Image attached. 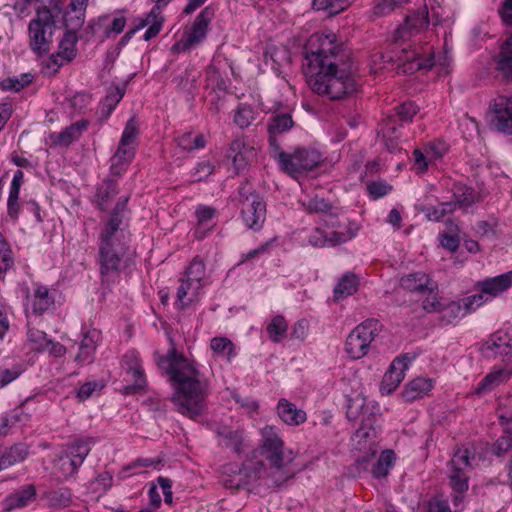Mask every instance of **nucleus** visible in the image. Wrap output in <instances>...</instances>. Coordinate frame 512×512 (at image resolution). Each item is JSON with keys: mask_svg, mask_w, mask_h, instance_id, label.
Instances as JSON below:
<instances>
[{"mask_svg": "<svg viewBox=\"0 0 512 512\" xmlns=\"http://www.w3.org/2000/svg\"><path fill=\"white\" fill-rule=\"evenodd\" d=\"M214 170L215 166L210 160H203L193 168L191 176L194 178V181L199 182L208 178L213 174Z\"/></svg>", "mask_w": 512, "mask_h": 512, "instance_id": "63", "label": "nucleus"}, {"mask_svg": "<svg viewBox=\"0 0 512 512\" xmlns=\"http://www.w3.org/2000/svg\"><path fill=\"white\" fill-rule=\"evenodd\" d=\"M261 437L260 446L242 463L239 475L245 484L262 479L268 487H279L295 475L289 468L293 453L290 450L286 453L277 427L266 425L261 429Z\"/></svg>", "mask_w": 512, "mask_h": 512, "instance_id": "3", "label": "nucleus"}, {"mask_svg": "<svg viewBox=\"0 0 512 512\" xmlns=\"http://www.w3.org/2000/svg\"><path fill=\"white\" fill-rule=\"evenodd\" d=\"M307 213L328 214L332 210V204L324 198L315 196L302 202Z\"/></svg>", "mask_w": 512, "mask_h": 512, "instance_id": "56", "label": "nucleus"}, {"mask_svg": "<svg viewBox=\"0 0 512 512\" xmlns=\"http://www.w3.org/2000/svg\"><path fill=\"white\" fill-rule=\"evenodd\" d=\"M408 1L409 0H377L373 7V14L378 17L386 16Z\"/></svg>", "mask_w": 512, "mask_h": 512, "instance_id": "59", "label": "nucleus"}, {"mask_svg": "<svg viewBox=\"0 0 512 512\" xmlns=\"http://www.w3.org/2000/svg\"><path fill=\"white\" fill-rule=\"evenodd\" d=\"M492 122L495 128L512 135V96H498L491 104Z\"/></svg>", "mask_w": 512, "mask_h": 512, "instance_id": "17", "label": "nucleus"}, {"mask_svg": "<svg viewBox=\"0 0 512 512\" xmlns=\"http://www.w3.org/2000/svg\"><path fill=\"white\" fill-rule=\"evenodd\" d=\"M29 455V448L24 443H16L0 450V471L24 461Z\"/></svg>", "mask_w": 512, "mask_h": 512, "instance_id": "32", "label": "nucleus"}, {"mask_svg": "<svg viewBox=\"0 0 512 512\" xmlns=\"http://www.w3.org/2000/svg\"><path fill=\"white\" fill-rule=\"evenodd\" d=\"M206 275V266L204 260L199 256L192 259L189 266L186 268L183 276L195 281V283L204 284V278Z\"/></svg>", "mask_w": 512, "mask_h": 512, "instance_id": "51", "label": "nucleus"}, {"mask_svg": "<svg viewBox=\"0 0 512 512\" xmlns=\"http://www.w3.org/2000/svg\"><path fill=\"white\" fill-rule=\"evenodd\" d=\"M358 286L359 281L355 274L350 272L344 274L333 290L334 300L338 302L354 294Z\"/></svg>", "mask_w": 512, "mask_h": 512, "instance_id": "39", "label": "nucleus"}, {"mask_svg": "<svg viewBox=\"0 0 512 512\" xmlns=\"http://www.w3.org/2000/svg\"><path fill=\"white\" fill-rule=\"evenodd\" d=\"M394 110L395 113L385 118L382 125L384 137L391 139L399 137V128L402 127L403 124L411 122L413 117L418 113L419 108L414 102L407 101L396 106Z\"/></svg>", "mask_w": 512, "mask_h": 512, "instance_id": "14", "label": "nucleus"}, {"mask_svg": "<svg viewBox=\"0 0 512 512\" xmlns=\"http://www.w3.org/2000/svg\"><path fill=\"white\" fill-rule=\"evenodd\" d=\"M95 443L96 439L93 437H79L68 443L64 452L81 466Z\"/></svg>", "mask_w": 512, "mask_h": 512, "instance_id": "31", "label": "nucleus"}, {"mask_svg": "<svg viewBox=\"0 0 512 512\" xmlns=\"http://www.w3.org/2000/svg\"><path fill=\"white\" fill-rule=\"evenodd\" d=\"M210 348L217 357L231 362L237 355L234 343L227 337H214L210 341Z\"/></svg>", "mask_w": 512, "mask_h": 512, "instance_id": "42", "label": "nucleus"}, {"mask_svg": "<svg viewBox=\"0 0 512 512\" xmlns=\"http://www.w3.org/2000/svg\"><path fill=\"white\" fill-rule=\"evenodd\" d=\"M429 25L427 8L414 12L405 18V21L395 31L396 40H408L412 36L425 30Z\"/></svg>", "mask_w": 512, "mask_h": 512, "instance_id": "21", "label": "nucleus"}, {"mask_svg": "<svg viewBox=\"0 0 512 512\" xmlns=\"http://www.w3.org/2000/svg\"><path fill=\"white\" fill-rule=\"evenodd\" d=\"M358 227L350 224L345 232L325 231L315 228L308 236V243L314 247L337 246L353 239L357 235Z\"/></svg>", "mask_w": 512, "mask_h": 512, "instance_id": "15", "label": "nucleus"}, {"mask_svg": "<svg viewBox=\"0 0 512 512\" xmlns=\"http://www.w3.org/2000/svg\"><path fill=\"white\" fill-rule=\"evenodd\" d=\"M477 287L482 293L497 297L512 287V270L495 277L485 278L477 282Z\"/></svg>", "mask_w": 512, "mask_h": 512, "instance_id": "26", "label": "nucleus"}, {"mask_svg": "<svg viewBox=\"0 0 512 512\" xmlns=\"http://www.w3.org/2000/svg\"><path fill=\"white\" fill-rule=\"evenodd\" d=\"M453 200L447 201L448 204H454V211L459 208L466 210L476 201L475 190L465 184L457 183L453 185Z\"/></svg>", "mask_w": 512, "mask_h": 512, "instance_id": "37", "label": "nucleus"}, {"mask_svg": "<svg viewBox=\"0 0 512 512\" xmlns=\"http://www.w3.org/2000/svg\"><path fill=\"white\" fill-rule=\"evenodd\" d=\"M496 70L507 81H512V35L501 45L496 57Z\"/></svg>", "mask_w": 512, "mask_h": 512, "instance_id": "36", "label": "nucleus"}, {"mask_svg": "<svg viewBox=\"0 0 512 512\" xmlns=\"http://www.w3.org/2000/svg\"><path fill=\"white\" fill-rule=\"evenodd\" d=\"M97 333L94 331L92 333H87L83 335L81 343L79 345V352L77 353L75 360L81 364L91 363L94 359V354L96 351V341L95 335Z\"/></svg>", "mask_w": 512, "mask_h": 512, "instance_id": "43", "label": "nucleus"}, {"mask_svg": "<svg viewBox=\"0 0 512 512\" xmlns=\"http://www.w3.org/2000/svg\"><path fill=\"white\" fill-rule=\"evenodd\" d=\"M454 204H448L447 202H442L438 206H423L421 211L425 214L428 220L430 221H440L445 215L454 212Z\"/></svg>", "mask_w": 512, "mask_h": 512, "instance_id": "55", "label": "nucleus"}, {"mask_svg": "<svg viewBox=\"0 0 512 512\" xmlns=\"http://www.w3.org/2000/svg\"><path fill=\"white\" fill-rule=\"evenodd\" d=\"M126 93L125 85H116L107 90V94L99 104L98 115L101 122L106 121L115 110Z\"/></svg>", "mask_w": 512, "mask_h": 512, "instance_id": "30", "label": "nucleus"}, {"mask_svg": "<svg viewBox=\"0 0 512 512\" xmlns=\"http://www.w3.org/2000/svg\"><path fill=\"white\" fill-rule=\"evenodd\" d=\"M178 146L186 152L203 149L206 146V139L203 134L185 132L176 139Z\"/></svg>", "mask_w": 512, "mask_h": 512, "instance_id": "46", "label": "nucleus"}, {"mask_svg": "<svg viewBox=\"0 0 512 512\" xmlns=\"http://www.w3.org/2000/svg\"><path fill=\"white\" fill-rule=\"evenodd\" d=\"M32 318H27V338L30 344L33 345L34 349L37 351H44L49 347V339L47 338V334L39 329L33 328Z\"/></svg>", "mask_w": 512, "mask_h": 512, "instance_id": "49", "label": "nucleus"}, {"mask_svg": "<svg viewBox=\"0 0 512 512\" xmlns=\"http://www.w3.org/2000/svg\"><path fill=\"white\" fill-rule=\"evenodd\" d=\"M164 22L163 16H152V12L150 11L145 17L139 18L138 23L135 25L133 29H136V32L144 27L148 26V29L144 33V40L149 41L155 38L161 31L162 25Z\"/></svg>", "mask_w": 512, "mask_h": 512, "instance_id": "40", "label": "nucleus"}, {"mask_svg": "<svg viewBox=\"0 0 512 512\" xmlns=\"http://www.w3.org/2000/svg\"><path fill=\"white\" fill-rule=\"evenodd\" d=\"M54 303L55 298L50 290L46 286L37 285L33 294L27 296L25 309L27 318L43 315L54 306Z\"/></svg>", "mask_w": 512, "mask_h": 512, "instance_id": "20", "label": "nucleus"}, {"mask_svg": "<svg viewBox=\"0 0 512 512\" xmlns=\"http://www.w3.org/2000/svg\"><path fill=\"white\" fill-rule=\"evenodd\" d=\"M217 216V210L214 207L199 205L195 210V217L197 219L196 237L202 239L205 233L200 234V228L205 227Z\"/></svg>", "mask_w": 512, "mask_h": 512, "instance_id": "50", "label": "nucleus"}, {"mask_svg": "<svg viewBox=\"0 0 512 512\" xmlns=\"http://www.w3.org/2000/svg\"><path fill=\"white\" fill-rule=\"evenodd\" d=\"M55 20L51 10L43 7L28 24L29 48L37 56L49 53L53 42Z\"/></svg>", "mask_w": 512, "mask_h": 512, "instance_id": "8", "label": "nucleus"}, {"mask_svg": "<svg viewBox=\"0 0 512 512\" xmlns=\"http://www.w3.org/2000/svg\"><path fill=\"white\" fill-rule=\"evenodd\" d=\"M411 361L412 358L408 355L395 358L389 370L384 375L382 389L386 390L388 393L394 391L404 379L405 371Z\"/></svg>", "mask_w": 512, "mask_h": 512, "instance_id": "23", "label": "nucleus"}, {"mask_svg": "<svg viewBox=\"0 0 512 512\" xmlns=\"http://www.w3.org/2000/svg\"><path fill=\"white\" fill-rule=\"evenodd\" d=\"M512 450V432L505 430L504 435L500 436L490 446V453L497 458H504Z\"/></svg>", "mask_w": 512, "mask_h": 512, "instance_id": "52", "label": "nucleus"}, {"mask_svg": "<svg viewBox=\"0 0 512 512\" xmlns=\"http://www.w3.org/2000/svg\"><path fill=\"white\" fill-rule=\"evenodd\" d=\"M203 286L204 284H196L195 281L182 276L176 294L177 307L182 310L188 307L192 302L198 300Z\"/></svg>", "mask_w": 512, "mask_h": 512, "instance_id": "27", "label": "nucleus"}, {"mask_svg": "<svg viewBox=\"0 0 512 512\" xmlns=\"http://www.w3.org/2000/svg\"><path fill=\"white\" fill-rule=\"evenodd\" d=\"M288 324L282 315H276L267 325L266 331L269 339L274 343L281 342L287 335Z\"/></svg>", "mask_w": 512, "mask_h": 512, "instance_id": "48", "label": "nucleus"}, {"mask_svg": "<svg viewBox=\"0 0 512 512\" xmlns=\"http://www.w3.org/2000/svg\"><path fill=\"white\" fill-rule=\"evenodd\" d=\"M36 498V488L33 484L25 485L9 494L3 501V510L12 511L26 507Z\"/></svg>", "mask_w": 512, "mask_h": 512, "instance_id": "29", "label": "nucleus"}, {"mask_svg": "<svg viewBox=\"0 0 512 512\" xmlns=\"http://www.w3.org/2000/svg\"><path fill=\"white\" fill-rule=\"evenodd\" d=\"M138 133L137 120L135 117H131L122 132L118 148L110 159L111 174L121 176L128 168L135 157V145Z\"/></svg>", "mask_w": 512, "mask_h": 512, "instance_id": "10", "label": "nucleus"}, {"mask_svg": "<svg viewBox=\"0 0 512 512\" xmlns=\"http://www.w3.org/2000/svg\"><path fill=\"white\" fill-rule=\"evenodd\" d=\"M434 66V56L422 58L415 51L402 48L401 51L387 53L377 52L371 56L370 71L378 75L384 71H396L397 74H412L422 69H431Z\"/></svg>", "mask_w": 512, "mask_h": 512, "instance_id": "5", "label": "nucleus"}, {"mask_svg": "<svg viewBox=\"0 0 512 512\" xmlns=\"http://www.w3.org/2000/svg\"><path fill=\"white\" fill-rule=\"evenodd\" d=\"M109 16L103 15L89 23V28L93 34H96L103 28L102 39H109L123 32L126 26V18L124 16L115 17L110 23H108Z\"/></svg>", "mask_w": 512, "mask_h": 512, "instance_id": "24", "label": "nucleus"}, {"mask_svg": "<svg viewBox=\"0 0 512 512\" xmlns=\"http://www.w3.org/2000/svg\"><path fill=\"white\" fill-rule=\"evenodd\" d=\"M392 190V186L386 181H375L367 185V192L371 199L377 200L386 196Z\"/></svg>", "mask_w": 512, "mask_h": 512, "instance_id": "64", "label": "nucleus"}, {"mask_svg": "<svg viewBox=\"0 0 512 512\" xmlns=\"http://www.w3.org/2000/svg\"><path fill=\"white\" fill-rule=\"evenodd\" d=\"M215 17V8L208 5L195 17L191 28L184 32L180 42L175 47L183 51L201 43L207 36L209 25Z\"/></svg>", "mask_w": 512, "mask_h": 512, "instance_id": "12", "label": "nucleus"}, {"mask_svg": "<svg viewBox=\"0 0 512 512\" xmlns=\"http://www.w3.org/2000/svg\"><path fill=\"white\" fill-rule=\"evenodd\" d=\"M396 462V454L391 449H386L381 452L377 462L371 469V474L374 478L380 479L386 477L390 470L394 467Z\"/></svg>", "mask_w": 512, "mask_h": 512, "instance_id": "41", "label": "nucleus"}, {"mask_svg": "<svg viewBox=\"0 0 512 512\" xmlns=\"http://www.w3.org/2000/svg\"><path fill=\"white\" fill-rule=\"evenodd\" d=\"M358 399L353 400L349 404L346 415L349 420H356L360 418L361 427L357 430V435L361 437H368V430L373 429L375 425L374 406L365 402L363 399L361 404H358Z\"/></svg>", "mask_w": 512, "mask_h": 512, "instance_id": "18", "label": "nucleus"}, {"mask_svg": "<svg viewBox=\"0 0 512 512\" xmlns=\"http://www.w3.org/2000/svg\"><path fill=\"white\" fill-rule=\"evenodd\" d=\"M440 314V325L447 326L455 323L457 320L465 316L467 313H465L461 301H450L446 304L444 303Z\"/></svg>", "mask_w": 512, "mask_h": 512, "instance_id": "44", "label": "nucleus"}, {"mask_svg": "<svg viewBox=\"0 0 512 512\" xmlns=\"http://www.w3.org/2000/svg\"><path fill=\"white\" fill-rule=\"evenodd\" d=\"M217 435L222 439L224 446L231 449L236 455H241L250 446L243 430H233L223 426L218 428Z\"/></svg>", "mask_w": 512, "mask_h": 512, "instance_id": "25", "label": "nucleus"}, {"mask_svg": "<svg viewBox=\"0 0 512 512\" xmlns=\"http://www.w3.org/2000/svg\"><path fill=\"white\" fill-rule=\"evenodd\" d=\"M113 485V475L109 471H104L90 481L89 487L93 493H104Z\"/></svg>", "mask_w": 512, "mask_h": 512, "instance_id": "58", "label": "nucleus"}, {"mask_svg": "<svg viewBox=\"0 0 512 512\" xmlns=\"http://www.w3.org/2000/svg\"><path fill=\"white\" fill-rule=\"evenodd\" d=\"M302 66L307 84L320 96L341 100L357 89V68L335 35H312L305 46Z\"/></svg>", "mask_w": 512, "mask_h": 512, "instance_id": "1", "label": "nucleus"}, {"mask_svg": "<svg viewBox=\"0 0 512 512\" xmlns=\"http://www.w3.org/2000/svg\"><path fill=\"white\" fill-rule=\"evenodd\" d=\"M277 412L282 421L288 425L298 426L306 421V412L298 409L295 404L281 399L277 405Z\"/></svg>", "mask_w": 512, "mask_h": 512, "instance_id": "35", "label": "nucleus"}, {"mask_svg": "<svg viewBox=\"0 0 512 512\" xmlns=\"http://www.w3.org/2000/svg\"><path fill=\"white\" fill-rule=\"evenodd\" d=\"M352 0H313V8L325 10L329 15H336L345 10Z\"/></svg>", "mask_w": 512, "mask_h": 512, "instance_id": "53", "label": "nucleus"}, {"mask_svg": "<svg viewBox=\"0 0 512 512\" xmlns=\"http://www.w3.org/2000/svg\"><path fill=\"white\" fill-rule=\"evenodd\" d=\"M88 127L89 121L81 119L75 123H72L63 131L59 133H53L50 138L53 144L68 147L73 142L79 140L82 134L88 129Z\"/></svg>", "mask_w": 512, "mask_h": 512, "instance_id": "28", "label": "nucleus"}, {"mask_svg": "<svg viewBox=\"0 0 512 512\" xmlns=\"http://www.w3.org/2000/svg\"><path fill=\"white\" fill-rule=\"evenodd\" d=\"M45 499L49 507L63 509L70 506L72 494L68 488H59L49 491L45 494Z\"/></svg>", "mask_w": 512, "mask_h": 512, "instance_id": "47", "label": "nucleus"}, {"mask_svg": "<svg viewBox=\"0 0 512 512\" xmlns=\"http://www.w3.org/2000/svg\"><path fill=\"white\" fill-rule=\"evenodd\" d=\"M482 353L488 358L512 356V336L504 330L496 331L483 344Z\"/></svg>", "mask_w": 512, "mask_h": 512, "instance_id": "22", "label": "nucleus"}, {"mask_svg": "<svg viewBox=\"0 0 512 512\" xmlns=\"http://www.w3.org/2000/svg\"><path fill=\"white\" fill-rule=\"evenodd\" d=\"M156 363L174 385L175 394L171 401L176 410L189 418L201 415L209 395V383L202 377L195 362L179 354L175 347H171L167 355L157 356Z\"/></svg>", "mask_w": 512, "mask_h": 512, "instance_id": "4", "label": "nucleus"}, {"mask_svg": "<svg viewBox=\"0 0 512 512\" xmlns=\"http://www.w3.org/2000/svg\"><path fill=\"white\" fill-rule=\"evenodd\" d=\"M293 126L294 121L291 114L288 112H275L270 116L267 124L270 154L281 149V145L277 137L291 130Z\"/></svg>", "mask_w": 512, "mask_h": 512, "instance_id": "16", "label": "nucleus"}, {"mask_svg": "<svg viewBox=\"0 0 512 512\" xmlns=\"http://www.w3.org/2000/svg\"><path fill=\"white\" fill-rule=\"evenodd\" d=\"M25 371L22 364H14L11 368H0V389L16 380Z\"/></svg>", "mask_w": 512, "mask_h": 512, "instance_id": "60", "label": "nucleus"}, {"mask_svg": "<svg viewBox=\"0 0 512 512\" xmlns=\"http://www.w3.org/2000/svg\"><path fill=\"white\" fill-rule=\"evenodd\" d=\"M399 286L411 293L431 295L437 290V284L431 277L422 271L403 275L399 280Z\"/></svg>", "mask_w": 512, "mask_h": 512, "instance_id": "19", "label": "nucleus"}, {"mask_svg": "<svg viewBox=\"0 0 512 512\" xmlns=\"http://www.w3.org/2000/svg\"><path fill=\"white\" fill-rule=\"evenodd\" d=\"M259 112L250 104L240 103L234 111V123L241 129L249 127L257 118Z\"/></svg>", "mask_w": 512, "mask_h": 512, "instance_id": "45", "label": "nucleus"}, {"mask_svg": "<svg viewBox=\"0 0 512 512\" xmlns=\"http://www.w3.org/2000/svg\"><path fill=\"white\" fill-rule=\"evenodd\" d=\"M122 368L125 372V380L130 384L123 387L126 395L136 394L146 388L147 380L144 369L136 351L127 352L122 358Z\"/></svg>", "mask_w": 512, "mask_h": 512, "instance_id": "13", "label": "nucleus"}, {"mask_svg": "<svg viewBox=\"0 0 512 512\" xmlns=\"http://www.w3.org/2000/svg\"><path fill=\"white\" fill-rule=\"evenodd\" d=\"M128 200L129 197L119 199L99 224L96 263L101 283L107 286L119 281L122 271L131 260V234L124 223L128 213Z\"/></svg>", "mask_w": 512, "mask_h": 512, "instance_id": "2", "label": "nucleus"}, {"mask_svg": "<svg viewBox=\"0 0 512 512\" xmlns=\"http://www.w3.org/2000/svg\"><path fill=\"white\" fill-rule=\"evenodd\" d=\"M119 193L118 183L113 179H105L97 187L94 195L95 203L101 211H105L110 202Z\"/></svg>", "mask_w": 512, "mask_h": 512, "instance_id": "33", "label": "nucleus"}, {"mask_svg": "<svg viewBox=\"0 0 512 512\" xmlns=\"http://www.w3.org/2000/svg\"><path fill=\"white\" fill-rule=\"evenodd\" d=\"M76 51V48L59 46L58 53L52 54L50 60L54 65L60 68L64 64L71 62L76 57Z\"/></svg>", "mask_w": 512, "mask_h": 512, "instance_id": "62", "label": "nucleus"}, {"mask_svg": "<svg viewBox=\"0 0 512 512\" xmlns=\"http://www.w3.org/2000/svg\"><path fill=\"white\" fill-rule=\"evenodd\" d=\"M238 204L243 224L251 230L262 229L267 215L266 202L255 190L248 187L245 182L238 188Z\"/></svg>", "mask_w": 512, "mask_h": 512, "instance_id": "7", "label": "nucleus"}, {"mask_svg": "<svg viewBox=\"0 0 512 512\" xmlns=\"http://www.w3.org/2000/svg\"><path fill=\"white\" fill-rule=\"evenodd\" d=\"M423 149L428 154L430 162L434 163L441 160L448 152V145L444 141L435 140L427 143Z\"/></svg>", "mask_w": 512, "mask_h": 512, "instance_id": "57", "label": "nucleus"}, {"mask_svg": "<svg viewBox=\"0 0 512 512\" xmlns=\"http://www.w3.org/2000/svg\"><path fill=\"white\" fill-rule=\"evenodd\" d=\"M33 81V75L30 73H24L20 76L8 77L0 82L2 90H9L19 92Z\"/></svg>", "mask_w": 512, "mask_h": 512, "instance_id": "54", "label": "nucleus"}, {"mask_svg": "<svg viewBox=\"0 0 512 512\" xmlns=\"http://www.w3.org/2000/svg\"><path fill=\"white\" fill-rule=\"evenodd\" d=\"M270 155L278 162L281 170L294 178L312 171L323 161L321 153L315 149L298 148L292 154L279 149Z\"/></svg>", "mask_w": 512, "mask_h": 512, "instance_id": "9", "label": "nucleus"}, {"mask_svg": "<svg viewBox=\"0 0 512 512\" xmlns=\"http://www.w3.org/2000/svg\"><path fill=\"white\" fill-rule=\"evenodd\" d=\"M433 386V380L430 378H415L406 385L402 397L406 402H413L424 397L432 390Z\"/></svg>", "mask_w": 512, "mask_h": 512, "instance_id": "34", "label": "nucleus"}, {"mask_svg": "<svg viewBox=\"0 0 512 512\" xmlns=\"http://www.w3.org/2000/svg\"><path fill=\"white\" fill-rule=\"evenodd\" d=\"M475 448H458L452 458L447 462V479L452 490V502L459 506L469 489L470 472L479 464Z\"/></svg>", "mask_w": 512, "mask_h": 512, "instance_id": "6", "label": "nucleus"}, {"mask_svg": "<svg viewBox=\"0 0 512 512\" xmlns=\"http://www.w3.org/2000/svg\"><path fill=\"white\" fill-rule=\"evenodd\" d=\"M380 324L374 318L367 319L357 325L347 336L345 350L351 359L364 357L371 342L378 335Z\"/></svg>", "mask_w": 512, "mask_h": 512, "instance_id": "11", "label": "nucleus"}, {"mask_svg": "<svg viewBox=\"0 0 512 512\" xmlns=\"http://www.w3.org/2000/svg\"><path fill=\"white\" fill-rule=\"evenodd\" d=\"M511 372L507 369H495L488 373L477 385L476 394H483L492 391L510 378Z\"/></svg>", "mask_w": 512, "mask_h": 512, "instance_id": "38", "label": "nucleus"}, {"mask_svg": "<svg viewBox=\"0 0 512 512\" xmlns=\"http://www.w3.org/2000/svg\"><path fill=\"white\" fill-rule=\"evenodd\" d=\"M57 465L58 468L61 470L62 475L65 477H71L75 475L78 472L79 468L81 467L77 464V462L71 459L69 455L65 452H63L58 457Z\"/></svg>", "mask_w": 512, "mask_h": 512, "instance_id": "61", "label": "nucleus"}]
</instances>
